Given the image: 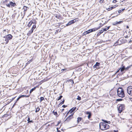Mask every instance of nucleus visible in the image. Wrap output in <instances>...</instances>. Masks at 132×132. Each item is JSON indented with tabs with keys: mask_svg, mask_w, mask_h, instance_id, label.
I'll list each match as a JSON object with an SVG mask.
<instances>
[{
	"mask_svg": "<svg viewBox=\"0 0 132 132\" xmlns=\"http://www.w3.org/2000/svg\"><path fill=\"white\" fill-rule=\"evenodd\" d=\"M118 110L119 113H121L125 109V105L124 104H118L117 106Z\"/></svg>",
	"mask_w": 132,
	"mask_h": 132,
	"instance_id": "nucleus-4",
	"label": "nucleus"
},
{
	"mask_svg": "<svg viewBox=\"0 0 132 132\" xmlns=\"http://www.w3.org/2000/svg\"><path fill=\"white\" fill-rule=\"evenodd\" d=\"M132 65H130V66H128L127 67L125 68V70H127Z\"/></svg>",
	"mask_w": 132,
	"mask_h": 132,
	"instance_id": "nucleus-26",
	"label": "nucleus"
},
{
	"mask_svg": "<svg viewBox=\"0 0 132 132\" xmlns=\"http://www.w3.org/2000/svg\"><path fill=\"white\" fill-rule=\"evenodd\" d=\"M70 112V111H69L67 113V114H66V115H65V117H67V115H68V114H69V113Z\"/></svg>",
	"mask_w": 132,
	"mask_h": 132,
	"instance_id": "nucleus-41",
	"label": "nucleus"
},
{
	"mask_svg": "<svg viewBox=\"0 0 132 132\" xmlns=\"http://www.w3.org/2000/svg\"><path fill=\"white\" fill-rule=\"evenodd\" d=\"M15 97H14V98H12V100H14V98H15Z\"/></svg>",
	"mask_w": 132,
	"mask_h": 132,
	"instance_id": "nucleus-53",
	"label": "nucleus"
},
{
	"mask_svg": "<svg viewBox=\"0 0 132 132\" xmlns=\"http://www.w3.org/2000/svg\"><path fill=\"white\" fill-rule=\"evenodd\" d=\"M82 119V118L80 117H78L77 118V123H78Z\"/></svg>",
	"mask_w": 132,
	"mask_h": 132,
	"instance_id": "nucleus-16",
	"label": "nucleus"
},
{
	"mask_svg": "<svg viewBox=\"0 0 132 132\" xmlns=\"http://www.w3.org/2000/svg\"><path fill=\"white\" fill-rule=\"evenodd\" d=\"M132 42V40H130L129 42V43H130L131 42Z\"/></svg>",
	"mask_w": 132,
	"mask_h": 132,
	"instance_id": "nucleus-51",
	"label": "nucleus"
},
{
	"mask_svg": "<svg viewBox=\"0 0 132 132\" xmlns=\"http://www.w3.org/2000/svg\"><path fill=\"white\" fill-rule=\"evenodd\" d=\"M122 99H118L117 100V101H122Z\"/></svg>",
	"mask_w": 132,
	"mask_h": 132,
	"instance_id": "nucleus-36",
	"label": "nucleus"
},
{
	"mask_svg": "<svg viewBox=\"0 0 132 132\" xmlns=\"http://www.w3.org/2000/svg\"><path fill=\"white\" fill-rule=\"evenodd\" d=\"M122 22L121 21H120L119 22H116L115 23L113 24L114 25H115L117 24H120V23Z\"/></svg>",
	"mask_w": 132,
	"mask_h": 132,
	"instance_id": "nucleus-22",
	"label": "nucleus"
},
{
	"mask_svg": "<svg viewBox=\"0 0 132 132\" xmlns=\"http://www.w3.org/2000/svg\"><path fill=\"white\" fill-rule=\"evenodd\" d=\"M73 114H71V115L69 116L65 120V121H67L68 122L71 119L73 118Z\"/></svg>",
	"mask_w": 132,
	"mask_h": 132,
	"instance_id": "nucleus-8",
	"label": "nucleus"
},
{
	"mask_svg": "<svg viewBox=\"0 0 132 132\" xmlns=\"http://www.w3.org/2000/svg\"><path fill=\"white\" fill-rule=\"evenodd\" d=\"M127 91L128 94L132 96V86H128L127 87Z\"/></svg>",
	"mask_w": 132,
	"mask_h": 132,
	"instance_id": "nucleus-6",
	"label": "nucleus"
},
{
	"mask_svg": "<svg viewBox=\"0 0 132 132\" xmlns=\"http://www.w3.org/2000/svg\"><path fill=\"white\" fill-rule=\"evenodd\" d=\"M76 21V20L75 19L69 21L68 23L66 24V26H69L72 24L73 23L75 22Z\"/></svg>",
	"mask_w": 132,
	"mask_h": 132,
	"instance_id": "nucleus-7",
	"label": "nucleus"
},
{
	"mask_svg": "<svg viewBox=\"0 0 132 132\" xmlns=\"http://www.w3.org/2000/svg\"><path fill=\"white\" fill-rule=\"evenodd\" d=\"M100 24H101V23H100Z\"/></svg>",
	"mask_w": 132,
	"mask_h": 132,
	"instance_id": "nucleus-60",
	"label": "nucleus"
},
{
	"mask_svg": "<svg viewBox=\"0 0 132 132\" xmlns=\"http://www.w3.org/2000/svg\"><path fill=\"white\" fill-rule=\"evenodd\" d=\"M103 32V30H101L99 32V33H100V34H101Z\"/></svg>",
	"mask_w": 132,
	"mask_h": 132,
	"instance_id": "nucleus-33",
	"label": "nucleus"
},
{
	"mask_svg": "<svg viewBox=\"0 0 132 132\" xmlns=\"http://www.w3.org/2000/svg\"><path fill=\"white\" fill-rule=\"evenodd\" d=\"M64 109H62V111H64Z\"/></svg>",
	"mask_w": 132,
	"mask_h": 132,
	"instance_id": "nucleus-57",
	"label": "nucleus"
},
{
	"mask_svg": "<svg viewBox=\"0 0 132 132\" xmlns=\"http://www.w3.org/2000/svg\"><path fill=\"white\" fill-rule=\"evenodd\" d=\"M110 27V26H109L108 27L106 28V29H107V30H108L109 29Z\"/></svg>",
	"mask_w": 132,
	"mask_h": 132,
	"instance_id": "nucleus-50",
	"label": "nucleus"
},
{
	"mask_svg": "<svg viewBox=\"0 0 132 132\" xmlns=\"http://www.w3.org/2000/svg\"><path fill=\"white\" fill-rule=\"evenodd\" d=\"M27 121H28V123L32 122H33L32 120H30V117L29 116L28 117V119L27 120Z\"/></svg>",
	"mask_w": 132,
	"mask_h": 132,
	"instance_id": "nucleus-20",
	"label": "nucleus"
},
{
	"mask_svg": "<svg viewBox=\"0 0 132 132\" xmlns=\"http://www.w3.org/2000/svg\"><path fill=\"white\" fill-rule=\"evenodd\" d=\"M76 109V107L75 108H71L70 110H69V111L70 112V113H71L73 112Z\"/></svg>",
	"mask_w": 132,
	"mask_h": 132,
	"instance_id": "nucleus-13",
	"label": "nucleus"
},
{
	"mask_svg": "<svg viewBox=\"0 0 132 132\" xmlns=\"http://www.w3.org/2000/svg\"><path fill=\"white\" fill-rule=\"evenodd\" d=\"M70 82H71L72 83V84L74 83V82L72 80H70Z\"/></svg>",
	"mask_w": 132,
	"mask_h": 132,
	"instance_id": "nucleus-38",
	"label": "nucleus"
},
{
	"mask_svg": "<svg viewBox=\"0 0 132 132\" xmlns=\"http://www.w3.org/2000/svg\"><path fill=\"white\" fill-rule=\"evenodd\" d=\"M34 24V25H33V26H32V28L31 29V30H33V31L36 28V22H35V23Z\"/></svg>",
	"mask_w": 132,
	"mask_h": 132,
	"instance_id": "nucleus-19",
	"label": "nucleus"
},
{
	"mask_svg": "<svg viewBox=\"0 0 132 132\" xmlns=\"http://www.w3.org/2000/svg\"><path fill=\"white\" fill-rule=\"evenodd\" d=\"M4 31H6V30H4Z\"/></svg>",
	"mask_w": 132,
	"mask_h": 132,
	"instance_id": "nucleus-58",
	"label": "nucleus"
},
{
	"mask_svg": "<svg viewBox=\"0 0 132 132\" xmlns=\"http://www.w3.org/2000/svg\"><path fill=\"white\" fill-rule=\"evenodd\" d=\"M119 70H119H117V72H116L115 73V74H116V73H118V72L119 71V70Z\"/></svg>",
	"mask_w": 132,
	"mask_h": 132,
	"instance_id": "nucleus-48",
	"label": "nucleus"
},
{
	"mask_svg": "<svg viewBox=\"0 0 132 132\" xmlns=\"http://www.w3.org/2000/svg\"><path fill=\"white\" fill-rule=\"evenodd\" d=\"M66 70V69H62L61 70V71H64V70Z\"/></svg>",
	"mask_w": 132,
	"mask_h": 132,
	"instance_id": "nucleus-46",
	"label": "nucleus"
},
{
	"mask_svg": "<svg viewBox=\"0 0 132 132\" xmlns=\"http://www.w3.org/2000/svg\"><path fill=\"white\" fill-rule=\"evenodd\" d=\"M60 105V104H59V105L58 106H59V105Z\"/></svg>",
	"mask_w": 132,
	"mask_h": 132,
	"instance_id": "nucleus-59",
	"label": "nucleus"
},
{
	"mask_svg": "<svg viewBox=\"0 0 132 132\" xmlns=\"http://www.w3.org/2000/svg\"><path fill=\"white\" fill-rule=\"evenodd\" d=\"M12 36L11 34H8L3 37V43L7 44L9 40L12 39Z\"/></svg>",
	"mask_w": 132,
	"mask_h": 132,
	"instance_id": "nucleus-1",
	"label": "nucleus"
},
{
	"mask_svg": "<svg viewBox=\"0 0 132 132\" xmlns=\"http://www.w3.org/2000/svg\"><path fill=\"white\" fill-rule=\"evenodd\" d=\"M107 123H108V124H110V121H107Z\"/></svg>",
	"mask_w": 132,
	"mask_h": 132,
	"instance_id": "nucleus-49",
	"label": "nucleus"
},
{
	"mask_svg": "<svg viewBox=\"0 0 132 132\" xmlns=\"http://www.w3.org/2000/svg\"><path fill=\"white\" fill-rule=\"evenodd\" d=\"M61 122V121H59L58 122V123L57 125L56 126H57Z\"/></svg>",
	"mask_w": 132,
	"mask_h": 132,
	"instance_id": "nucleus-39",
	"label": "nucleus"
},
{
	"mask_svg": "<svg viewBox=\"0 0 132 132\" xmlns=\"http://www.w3.org/2000/svg\"><path fill=\"white\" fill-rule=\"evenodd\" d=\"M102 30H103V32L104 31H106L107 30V29H106V28H104Z\"/></svg>",
	"mask_w": 132,
	"mask_h": 132,
	"instance_id": "nucleus-37",
	"label": "nucleus"
},
{
	"mask_svg": "<svg viewBox=\"0 0 132 132\" xmlns=\"http://www.w3.org/2000/svg\"><path fill=\"white\" fill-rule=\"evenodd\" d=\"M64 100H63L61 102V103L59 104L62 105V104H63L64 103Z\"/></svg>",
	"mask_w": 132,
	"mask_h": 132,
	"instance_id": "nucleus-31",
	"label": "nucleus"
},
{
	"mask_svg": "<svg viewBox=\"0 0 132 132\" xmlns=\"http://www.w3.org/2000/svg\"><path fill=\"white\" fill-rule=\"evenodd\" d=\"M37 87V86H36V87H35L34 88L32 89L30 92V93L31 94L33 91L35 90L36 89V87Z\"/></svg>",
	"mask_w": 132,
	"mask_h": 132,
	"instance_id": "nucleus-15",
	"label": "nucleus"
},
{
	"mask_svg": "<svg viewBox=\"0 0 132 132\" xmlns=\"http://www.w3.org/2000/svg\"><path fill=\"white\" fill-rule=\"evenodd\" d=\"M31 62V60L29 61L27 63H26V66H27L28 64L30 63Z\"/></svg>",
	"mask_w": 132,
	"mask_h": 132,
	"instance_id": "nucleus-27",
	"label": "nucleus"
},
{
	"mask_svg": "<svg viewBox=\"0 0 132 132\" xmlns=\"http://www.w3.org/2000/svg\"><path fill=\"white\" fill-rule=\"evenodd\" d=\"M40 110V109L39 107L37 108L35 111V112H38Z\"/></svg>",
	"mask_w": 132,
	"mask_h": 132,
	"instance_id": "nucleus-23",
	"label": "nucleus"
},
{
	"mask_svg": "<svg viewBox=\"0 0 132 132\" xmlns=\"http://www.w3.org/2000/svg\"><path fill=\"white\" fill-rule=\"evenodd\" d=\"M10 4L12 6H14L16 5V4L15 3H13L12 2H10Z\"/></svg>",
	"mask_w": 132,
	"mask_h": 132,
	"instance_id": "nucleus-14",
	"label": "nucleus"
},
{
	"mask_svg": "<svg viewBox=\"0 0 132 132\" xmlns=\"http://www.w3.org/2000/svg\"><path fill=\"white\" fill-rule=\"evenodd\" d=\"M67 106L65 105H63L62 106V107L64 108H65Z\"/></svg>",
	"mask_w": 132,
	"mask_h": 132,
	"instance_id": "nucleus-43",
	"label": "nucleus"
},
{
	"mask_svg": "<svg viewBox=\"0 0 132 132\" xmlns=\"http://www.w3.org/2000/svg\"><path fill=\"white\" fill-rule=\"evenodd\" d=\"M57 132H61L60 131L58 130V128H57Z\"/></svg>",
	"mask_w": 132,
	"mask_h": 132,
	"instance_id": "nucleus-42",
	"label": "nucleus"
},
{
	"mask_svg": "<svg viewBox=\"0 0 132 132\" xmlns=\"http://www.w3.org/2000/svg\"><path fill=\"white\" fill-rule=\"evenodd\" d=\"M36 21H31L29 22L28 24V26L29 27H30L32 23L34 24L35 23Z\"/></svg>",
	"mask_w": 132,
	"mask_h": 132,
	"instance_id": "nucleus-9",
	"label": "nucleus"
},
{
	"mask_svg": "<svg viewBox=\"0 0 132 132\" xmlns=\"http://www.w3.org/2000/svg\"><path fill=\"white\" fill-rule=\"evenodd\" d=\"M100 28V27H99L98 28H95V29L93 28V29H89L88 30V31H86L84 33L85 34L84 35H86L87 34L89 33H90L91 32L96 31V30H98L99 28Z\"/></svg>",
	"mask_w": 132,
	"mask_h": 132,
	"instance_id": "nucleus-5",
	"label": "nucleus"
},
{
	"mask_svg": "<svg viewBox=\"0 0 132 132\" xmlns=\"http://www.w3.org/2000/svg\"><path fill=\"white\" fill-rule=\"evenodd\" d=\"M99 127L101 130H103L108 129L109 128V126L105 123L101 122L99 124Z\"/></svg>",
	"mask_w": 132,
	"mask_h": 132,
	"instance_id": "nucleus-2",
	"label": "nucleus"
},
{
	"mask_svg": "<svg viewBox=\"0 0 132 132\" xmlns=\"http://www.w3.org/2000/svg\"><path fill=\"white\" fill-rule=\"evenodd\" d=\"M117 2V1L116 0H113L112 1V2L114 3H116Z\"/></svg>",
	"mask_w": 132,
	"mask_h": 132,
	"instance_id": "nucleus-40",
	"label": "nucleus"
},
{
	"mask_svg": "<svg viewBox=\"0 0 132 132\" xmlns=\"http://www.w3.org/2000/svg\"><path fill=\"white\" fill-rule=\"evenodd\" d=\"M27 7L26 6H23V9L24 10V14L25 13V11L27 10Z\"/></svg>",
	"mask_w": 132,
	"mask_h": 132,
	"instance_id": "nucleus-18",
	"label": "nucleus"
},
{
	"mask_svg": "<svg viewBox=\"0 0 132 132\" xmlns=\"http://www.w3.org/2000/svg\"><path fill=\"white\" fill-rule=\"evenodd\" d=\"M86 114H88V118L89 119L92 116V114L90 112H86Z\"/></svg>",
	"mask_w": 132,
	"mask_h": 132,
	"instance_id": "nucleus-12",
	"label": "nucleus"
},
{
	"mask_svg": "<svg viewBox=\"0 0 132 132\" xmlns=\"http://www.w3.org/2000/svg\"><path fill=\"white\" fill-rule=\"evenodd\" d=\"M102 121H103L105 123H107V121L106 120H102Z\"/></svg>",
	"mask_w": 132,
	"mask_h": 132,
	"instance_id": "nucleus-34",
	"label": "nucleus"
},
{
	"mask_svg": "<svg viewBox=\"0 0 132 132\" xmlns=\"http://www.w3.org/2000/svg\"><path fill=\"white\" fill-rule=\"evenodd\" d=\"M104 0H101L100 1V3H102L104 2Z\"/></svg>",
	"mask_w": 132,
	"mask_h": 132,
	"instance_id": "nucleus-32",
	"label": "nucleus"
},
{
	"mask_svg": "<svg viewBox=\"0 0 132 132\" xmlns=\"http://www.w3.org/2000/svg\"><path fill=\"white\" fill-rule=\"evenodd\" d=\"M6 5L7 7H10V5H10V3L9 4H7Z\"/></svg>",
	"mask_w": 132,
	"mask_h": 132,
	"instance_id": "nucleus-35",
	"label": "nucleus"
},
{
	"mask_svg": "<svg viewBox=\"0 0 132 132\" xmlns=\"http://www.w3.org/2000/svg\"><path fill=\"white\" fill-rule=\"evenodd\" d=\"M117 132V131L114 130V132Z\"/></svg>",
	"mask_w": 132,
	"mask_h": 132,
	"instance_id": "nucleus-55",
	"label": "nucleus"
},
{
	"mask_svg": "<svg viewBox=\"0 0 132 132\" xmlns=\"http://www.w3.org/2000/svg\"><path fill=\"white\" fill-rule=\"evenodd\" d=\"M125 10V9H122V10H119L118 11V12L119 13H121L122 11H123L124 10Z\"/></svg>",
	"mask_w": 132,
	"mask_h": 132,
	"instance_id": "nucleus-29",
	"label": "nucleus"
},
{
	"mask_svg": "<svg viewBox=\"0 0 132 132\" xmlns=\"http://www.w3.org/2000/svg\"><path fill=\"white\" fill-rule=\"evenodd\" d=\"M33 31V30H31L29 31L27 34V35H31Z\"/></svg>",
	"mask_w": 132,
	"mask_h": 132,
	"instance_id": "nucleus-21",
	"label": "nucleus"
},
{
	"mask_svg": "<svg viewBox=\"0 0 132 132\" xmlns=\"http://www.w3.org/2000/svg\"><path fill=\"white\" fill-rule=\"evenodd\" d=\"M21 97H20V96L16 100V101H18V100H19L20 99V98Z\"/></svg>",
	"mask_w": 132,
	"mask_h": 132,
	"instance_id": "nucleus-45",
	"label": "nucleus"
},
{
	"mask_svg": "<svg viewBox=\"0 0 132 132\" xmlns=\"http://www.w3.org/2000/svg\"><path fill=\"white\" fill-rule=\"evenodd\" d=\"M77 97H78L77 98V99L78 100H79V101L81 99V97L79 96H77Z\"/></svg>",
	"mask_w": 132,
	"mask_h": 132,
	"instance_id": "nucleus-25",
	"label": "nucleus"
},
{
	"mask_svg": "<svg viewBox=\"0 0 132 132\" xmlns=\"http://www.w3.org/2000/svg\"><path fill=\"white\" fill-rule=\"evenodd\" d=\"M52 112L53 114L56 117H58V116L57 115V112H55L54 110Z\"/></svg>",
	"mask_w": 132,
	"mask_h": 132,
	"instance_id": "nucleus-17",
	"label": "nucleus"
},
{
	"mask_svg": "<svg viewBox=\"0 0 132 132\" xmlns=\"http://www.w3.org/2000/svg\"><path fill=\"white\" fill-rule=\"evenodd\" d=\"M129 48L131 49H132V45H131L129 47Z\"/></svg>",
	"mask_w": 132,
	"mask_h": 132,
	"instance_id": "nucleus-47",
	"label": "nucleus"
},
{
	"mask_svg": "<svg viewBox=\"0 0 132 132\" xmlns=\"http://www.w3.org/2000/svg\"><path fill=\"white\" fill-rule=\"evenodd\" d=\"M25 96V95H21V96H20V97L21 98L22 97H25V96Z\"/></svg>",
	"mask_w": 132,
	"mask_h": 132,
	"instance_id": "nucleus-44",
	"label": "nucleus"
},
{
	"mask_svg": "<svg viewBox=\"0 0 132 132\" xmlns=\"http://www.w3.org/2000/svg\"><path fill=\"white\" fill-rule=\"evenodd\" d=\"M44 98L43 97H41L40 98V102H41L43 100H44Z\"/></svg>",
	"mask_w": 132,
	"mask_h": 132,
	"instance_id": "nucleus-24",
	"label": "nucleus"
},
{
	"mask_svg": "<svg viewBox=\"0 0 132 132\" xmlns=\"http://www.w3.org/2000/svg\"><path fill=\"white\" fill-rule=\"evenodd\" d=\"M63 132H64V131H63Z\"/></svg>",
	"mask_w": 132,
	"mask_h": 132,
	"instance_id": "nucleus-61",
	"label": "nucleus"
},
{
	"mask_svg": "<svg viewBox=\"0 0 132 132\" xmlns=\"http://www.w3.org/2000/svg\"><path fill=\"white\" fill-rule=\"evenodd\" d=\"M113 8V7H112L110 8H109L107 9V10L108 11H110Z\"/></svg>",
	"mask_w": 132,
	"mask_h": 132,
	"instance_id": "nucleus-28",
	"label": "nucleus"
},
{
	"mask_svg": "<svg viewBox=\"0 0 132 132\" xmlns=\"http://www.w3.org/2000/svg\"><path fill=\"white\" fill-rule=\"evenodd\" d=\"M123 64H122V67L120 68L119 69V70H120V71L121 72L125 70V67L124 65H123Z\"/></svg>",
	"mask_w": 132,
	"mask_h": 132,
	"instance_id": "nucleus-10",
	"label": "nucleus"
},
{
	"mask_svg": "<svg viewBox=\"0 0 132 132\" xmlns=\"http://www.w3.org/2000/svg\"><path fill=\"white\" fill-rule=\"evenodd\" d=\"M118 42H119V41H117V42H116V43H118Z\"/></svg>",
	"mask_w": 132,
	"mask_h": 132,
	"instance_id": "nucleus-56",
	"label": "nucleus"
},
{
	"mask_svg": "<svg viewBox=\"0 0 132 132\" xmlns=\"http://www.w3.org/2000/svg\"><path fill=\"white\" fill-rule=\"evenodd\" d=\"M100 65V63L96 62V63L93 66V67L94 68H96L97 67L99 66Z\"/></svg>",
	"mask_w": 132,
	"mask_h": 132,
	"instance_id": "nucleus-11",
	"label": "nucleus"
},
{
	"mask_svg": "<svg viewBox=\"0 0 132 132\" xmlns=\"http://www.w3.org/2000/svg\"><path fill=\"white\" fill-rule=\"evenodd\" d=\"M117 95L118 96L123 98L125 96V94L122 88H119L117 90Z\"/></svg>",
	"mask_w": 132,
	"mask_h": 132,
	"instance_id": "nucleus-3",
	"label": "nucleus"
},
{
	"mask_svg": "<svg viewBox=\"0 0 132 132\" xmlns=\"http://www.w3.org/2000/svg\"><path fill=\"white\" fill-rule=\"evenodd\" d=\"M126 28H129V27L128 26H127V27H126Z\"/></svg>",
	"mask_w": 132,
	"mask_h": 132,
	"instance_id": "nucleus-54",
	"label": "nucleus"
},
{
	"mask_svg": "<svg viewBox=\"0 0 132 132\" xmlns=\"http://www.w3.org/2000/svg\"><path fill=\"white\" fill-rule=\"evenodd\" d=\"M62 96L61 95L59 97V98L57 99V101H59L62 98Z\"/></svg>",
	"mask_w": 132,
	"mask_h": 132,
	"instance_id": "nucleus-30",
	"label": "nucleus"
},
{
	"mask_svg": "<svg viewBox=\"0 0 132 132\" xmlns=\"http://www.w3.org/2000/svg\"><path fill=\"white\" fill-rule=\"evenodd\" d=\"M16 102H15V103H14V104L13 105V106H14L15 105V104L16 103Z\"/></svg>",
	"mask_w": 132,
	"mask_h": 132,
	"instance_id": "nucleus-52",
	"label": "nucleus"
}]
</instances>
